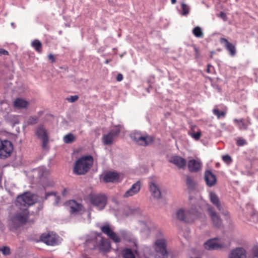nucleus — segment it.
<instances>
[{
  "instance_id": "obj_40",
  "label": "nucleus",
  "mask_w": 258,
  "mask_h": 258,
  "mask_svg": "<svg viewBox=\"0 0 258 258\" xmlns=\"http://www.w3.org/2000/svg\"><path fill=\"white\" fill-rule=\"evenodd\" d=\"M189 135L196 140H198L201 137L202 134L201 132L199 131L196 133H189Z\"/></svg>"
},
{
  "instance_id": "obj_54",
  "label": "nucleus",
  "mask_w": 258,
  "mask_h": 258,
  "mask_svg": "<svg viewBox=\"0 0 258 258\" xmlns=\"http://www.w3.org/2000/svg\"><path fill=\"white\" fill-rule=\"evenodd\" d=\"M42 113H43V112L42 111H39L38 112V117H40V116H41L42 115Z\"/></svg>"
},
{
  "instance_id": "obj_43",
  "label": "nucleus",
  "mask_w": 258,
  "mask_h": 258,
  "mask_svg": "<svg viewBox=\"0 0 258 258\" xmlns=\"http://www.w3.org/2000/svg\"><path fill=\"white\" fill-rule=\"evenodd\" d=\"M79 99V96L77 95L71 96L70 98H68L67 100L70 102H75Z\"/></svg>"
},
{
  "instance_id": "obj_41",
  "label": "nucleus",
  "mask_w": 258,
  "mask_h": 258,
  "mask_svg": "<svg viewBox=\"0 0 258 258\" xmlns=\"http://www.w3.org/2000/svg\"><path fill=\"white\" fill-rule=\"evenodd\" d=\"M247 143L245 140L242 138H238L236 141V144L238 146H242L246 145Z\"/></svg>"
},
{
  "instance_id": "obj_52",
  "label": "nucleus",
  "mask_w": 258,
  "mask_h": 258,
  "mask_svg": "<svg viewBox=\"0 0 258 258\" xmlns=\"http://www.w3.org/2000/svg\"><path fill=\"white\" fill-rule=\"evenodd\" d=\"M211 68H213L212 65H211L210 64H208V66H207V72L208 73H210L211 72Z\"/></svg>"
},
{
  "instance_id": "obj_15",
  "label": "nucleus",
  "mask_w": 258,
  "mask_h": 258,
  "mask_svg": "<svg viewBox=\"0 0 258 258\" xmlns=\"http://www.w3.org/2000/svg\"><path fill=\"white\" fill-rule=\"evenodd\" d=\"M233 121L236 126L240 131H246L248 129L249 126L251 124V121L249 117L246 118L234 119Z\"/></svg>"
},
{
  "instance_id": "obj_61",
  "label": "nucleus",
  "mask_w": 258,
  "mask_h": 258,
  "mask_svg": "<svg viewBox=\"0 0 258 258\" xmlns=\"http://www.w3.org/2000/svg\"><path fill=\"white\" fill-rule=\"evenodd\" d=\"M216 165H217V167L219 166V163H217V164H216Z\"/></svg>"
},
{
  "instance_id": "obj_37",
  "label": "nucleus",
  "mask_w": 258,
  "mask_h": 258,
  "mask_svg": "<svg viewBox=\"0 0 258 258\" xmlns=\"http://www.w3.org/2000/svg\"><path fill=\"white\" fill-rule=\"evenodd\" d=\"M181 9H182V14L184 16H186L189 14V7L184 3L181 4Z\"/></svg>"
},
{
  "instance_id": "obj_55",
  "label": "nucleus",
  "mask_w": 258,
  "mask_h": 258,
  "mask_svg": "<svg viewBox=\"0 0 258 258\" xmlns=\"http://www.w3.org/2000/svg\"><path fill=\"white\" fill-rule=\"evenodd\" d=\"M176 0H171V2L172 4H175L176 3Z\"/></svg>"
},
{
  "instance_id": "obj_12",
  "label": "nucleus",
  "mask_w": 258,
  "mask_h": 258,
  "mask_svg": "<svg viewBox=\"0 0 258 258\" xmlns=\"http://www.w3.org/2000/svg\"><path fill=\"white\" fill-rule=\"evenodd\" d=\"M38 182L43 186L48 185L49 171L44 167H40L37 170Z\"/></svg>"
},
{
  "instance_id": "obj_16",
  "label": "nucleus",
  "mask_w": 258,
  "mask_h": 258,
  "mask_svg": "<svg viewBox=\"0 0 258 258\" xmlns=\"http://www.w3.org/2000/svg\"><path fill=\"white\" fill-rule=\"evenodd\" d=\"M120 177V174L114 171H108L104 174L103 180L104 182H119V179Z\"/></svg>"
},
{
  "instance_id": "obj_59",
  "label": "nucleus",
  "mask_w": 258,
  "mask_h": 258,
  "mask_svg": "<svg viewBox=\"0 0 258 258\" xmlns=\"http://www.w3.org/2000/svg\"><path fill=\"white\" fill-rule=\"evenodd\" d=\"M210 57L211 58H213V54H211L210 55Z\"/></svg>"
},
{
  "instance_id": "obj_14",
  "label": "nucleus",
  "mask_w": 258,
  "mask_h": 258,
  "mask_svg": "<svg viewBox=\"0 0 258 258\" xmlns=\"http://www.w3.org/2000/svg\"><path fill=\"white\" fill-rule=\"evenodd\" d=\"M204 245L206 249L208 250H212L221 249L228 247L229 244L228 245H225L221 243L218 238H213L210 239L206 242Z\"/></svg>"
},
{
  "instance_id": "obj_44",
  "label": "nucleus",
  "mask_w": 258,
  "mask_h": 258,
  "mask_svg": "<svg viewBox=\"0 0 258 258\" xmlns=\"http://www.w3.org/2000/svg\"><path fill=\"white\" fill-rule=\"evenodd\" d=\"M252 251L254 257L258 258V246H253Z\"/></svg>"
},
{
  "instance_id": "obj_3",
  "label": "nucleus",
  "mask_w": 258,
  "mask_h": 258,
  "mask_svg": "<svg viewBox=\"0 0 258 258\" xmlns=\"http://www.w3.org/2000/svg\"><path fill=\"white\" fill-rule=\"evenodd\" d=\"M35 195L31 193L26 192L17 197L15 204L20 208L28 207L33 205L36 202L34 198Z\"/></svg>"
},
{
  "instance_id": "obj_5",
  "label": "nucleus",
  "mask_w": 258,
  "mask_h": 258,
  "mask_svg": "<svg viewBox=\"0 0 258 258\" xmlns=\"http://www.w3.org/2000/svg\"><path fill=\"white\" fill-rule=\"evenodd\" d=\"M13 150V144L10 141L0 139V159H5L10 157Z\"/></svg>"
},
{
  "instance_id": "obj_21",
  "label": "nucleus",
  "mask_w": 258,
  "mask_h": 258,
  "mask_svg": "<svg viewBox=\"0 0 258 258\" xmlns=\"http://www.w3.org/2000/svg\"><path fill=\"white\" fill-rule=\"evenodd\" d=\"M229 258H246V251L242 247L235 248L230 251Z\"/></svg>"
},
{
  "instance_id": "obj_51",
  "label": "nucleus",
  "mask_w": 258,
  "mask_h": 258,
  "mask_svg": "<svg viewBox=\"0 0 258 258\" xmlns=\"http://www.w3.org/2000/svg\"><path fill=\"white\" fill-rule=\"evenodd\" d=\"M173 161H185V160L182 158L179 157H176L174 159Z\"/></svg>"
},
{
  "instance_id": "obj_56",
  "label": "nucleus",
  "mask_w": 258,
  "mask_h": 258,
  "mask_svg": "<svg viewBox=\"0 0 258 258\" xmlns=\"http://www.w3.org/2000/svg\"><path fill=\"white\" fill-rule=\"evenodd\" d=\"M111 61V59H107L105 60V63L107 64Z\"/></svg>"
},
{
  "instance_id": "obj_24",
  "label": "nucleus",
  "mask_w": 258,
  "mask_h": 258,
  "mask_svg": "<svg viewBox=\"0 0 258 258\" xmlns=\"http://www.w3.org/2000/svg\"><path fill=\"white\" fill-rule=\"evenodd\" d=\"M101 233H98L97 236L99 238V243L96 244L95 246H98L99 248L103 250H107L109 247V243L107 240L102 237Z\"/></svg>"
},
{
  "instance_id": "obj_2",
  "label": "nucleus",
  "mask_w": 258,
  "mask_h": 258,
  "mask_svg": "<svg viewBox=\"0 0 258 258\" xmlns=\"http://www.w3.org/2000/svg\"><path fill=\"white\" fill-rule=\"evenodd\" d=\"M198 216L199 214L197 207L194 209L192 208L188 211L179 209L176 212L177 219L187 223L193 222Z\"/></svg>"
},
{
  "instance_id": "obj_38",
  "label": "nucleus",
  "mask_w": 258,
  "mask_h": 258,
  "mask_svg": "<svg viewBox=\"0 0 258 258\" xmlns=\"http://www.w3.org/2000/svg\"><path fill=\"white\" fill-rule=\"evenodd\" d=\"M177 168L180 169H185L186 166V162H172Z\"/></svg>"
},
{
  "instance_id": "obj_29",
  "label": "nucleus",
  "mask_w": 258,
  "mask_h": 258,
  "mask_svg": "<svg viewBox=\"0 0 258 258\" xmlns=\"http://www.w3.org/2000/svg\"><path fill=\"white\" fill-rule=\"evenodd\" d=\"M31 46L34 48L36 51L38 53H41L42 52V43L38 39H35L31 42Z\"/></svg>"
},
{
  "instance_id": "obj_11",
  "label": "nucleus",
  "mask_w": 258,
  "mask_h": 258,
  "mask_svg": "<svg viewBox=\"0 0 258 258\" xmlns=\"http://www.w3.org/2000/svg\"><path fill=\"white\" fill-rule=\"evenodd\" d=\"M35 135L39 139L42 140L43 149H46L49 142V137L47 131L43 125H40L37 127Z\"/></svg>"
},
{
  "instance_id": "obj_47",
  "label": "nucleus",
  "mask_w": 258,
  "mask_h": 258,
  "mask_svg": "<svg viewBox=\"0 0 258 258\" xmlns=\"http://www.w3.org/2000/svg\"><path fill=\"white\" fill-rule=\"evenodd\" d=\"M222 159L224 161H231V158L228 155H226L222 156Z\"/></svg>"
},
{
  "instance_id": "obj_36",
  "label": "nucleus",
  "mask_w": 258,
  "mask_h": 258,
  "mask_svg": "<svg viewBox=\"0 0 258 258\" xmlns=\"http://www.w3.org/2000/svg\"><path fill=\"white\" fill-rule=\"evenodd\" d=\"M76 161H93V158L91 155H84L78 159Z\"/></svg>"
},
{
  "instance_id": "obj_18",
  "label": "nucleus",
  "mask_w": 258,
  "mask_h": 258,
  "mask_svg": "<svg viewBox=\"0 0 258 258\" xmlns=\"http://www.w3.org/2000/svg\"><path fill=\"white\" fill-rule=\"evenodd\" d=\"M70 208V212L71 214H78L80 212L84 211L83 206L75 200H70L68 202Z\"/></svg>"
},
{
  "instance_id": "obj_58",
  "label": "nucleus",
  "mask_w": 258,
  "mask_h": 258,
  "mask_svg": "<svg viewBox=\"0 0 258 258\" xmlns=\"http://www.w3.org/2000/svg\"><path fill=\"white\" fill-rule=\"evenodd\" d=\"M134 252L136 253H137V250L136 249H134Z\"/></svg>"
},
{
  "instance_id": "obj_30",
  "label": "nucleus",
  "mask_w": 258,
  "mask_h": 258,
  "mask_svg": "<svg viewBox=\"0 0 258 258\" xmlns=\"http://www.w3.org/2000/svg\"><path fill=\"white\" fill-rule=\"evenodd\" d=\"M185 181L187 188L189 189L193 190L195 188L196 183L192 177L187 175L186 176Z\"/></svg>"
},
{
  "instance_id": "obj_57",
  "label": "nucleus",
  "mask_w": 258,
  "mask_h": 258,
  "mask_svg": "<svg viewBox=\"0 0 258 258\" xmlns=\"http://www.w3.org/2000/svg\"><path fill=\"white\" fill-rule=\"evenodd\" d=\"M189 161H193V162H195V161H197L195 159H192V160H190Z\"/></svg>"
},
{
  "instance_id": "obj_39",
  "label": "nucleus",
  "mask_w": 258,
  "mask_h": 258,
  "mask_svg": "<svg viewBox=\"0 0 258 258\" xmlns=\"http://www.w3.org/2000/svg\"><path fill=\"white\" fill-rule=\"evenodd\" d=\"M0 251L6 255H9L11 253L10 248L8 246H4L2 248L0 249Z\"/></svg>"
},
{
  "instance_id": "obj_35",
  "label": "nucleus",
  "mask_w": 258,
  "mask_h": 258,
  "mask_svg": "<svg viewBox=\"0 0 258 258\" xmlns=\"http://www.w3.org/2000/svg\"><path fill=\"white\" fill-rule=\"evenodd\" d=\"M38 121V117L37 116H31L27 120V123L29 125H34L36 124Z\"/></svg>"
},
{
  "instance_id": "obj_62",
  "label": "nucleus",
  "mask_w": 258,
  "mask_h": 258,
  "mask_svg": "<svg viewBox=\"0 0 258 258\" xmlns=\"http://www.w3.org/2000/svg\"><path fill=\"white\" fill-rule=\"evenodd\" d=\"M160 234L161 235V236H162L163 235L161 232H160Z\"/></svg>"
},
{
  "instance_id": "obj_19",
  "label": "nucleus",
  "mask_w": 258,
  "mask_h": 258,
  "mask_svg": "<svg viewBox=\"0 0 258 258\" xmlns=\"http://www.w3.org/2000/svg\"><path fill=\"white\" fill-rule=\"evenodd\" d=\"M204 179L206 184L209 187L215 185L217 182L216 175L210 170H206L204 174Z\"/></svg>"
},
{
  "instance_id": "obj_28",
  "label": "nucleus",
  "mask_w": 258,
  "mask_h": 258,
  "mask_svg": "<svg viewBox=\"0 0 258 258\" xmlns=\"http://www.w3.org/2000/svg\"><path fill=\"white\" fill-rule=\"evenodd\" d=\"M188 167L190 172H195L201 169L202 165L201 162H188Z\"/></svg>"
},
{
  "instance_id": "obj_22",
  "label": "nucleus",
  "mask_w": 258,
  "mask_h": 258,
  "mask_svg": "<svg viewBox=\"0 0 258 258\" xmlns=\"http://www.w3.org/2000/svg\"><path fill=\"white\" fill-rule=\"evenodd\" d=\"M120 238L123 240L133 243L135 246L137 247V240L132 233L125 230L120 231Z\"/></svg>"
},
{
  "instance_id": "obj_13",
  "label": "nucleus",
  "mask_w": 258,
  "mask_h": 258,
  "mask_svg": "<svg viewBox=\"0 0 258 258\" xmlns=\"http://www.w3.org/2000/svg\"><path fill=\"white\" fill-rule=\"evenodd\" d=\"M93 162H76L74 171L78 175L85 174L92 166Z\"/></svg>"
},
{
  "instance_id": "obj_63",
  "label": "nucleus",
  "mask_w": 258,
  "mask_h": 258,
  "mask_svg": "<svg viewBox=\"0 0 258 258\" xmlns=\"http://www.w3.org/2000/svg\"><path fill=\"white\" fill-rule=\"evenodd\" d=\"M76 153H78V152H79V151H76Z\"/></svg>"
},
{
  "instance_id": "obj_25",
  "label": "nucleus",
  "mask_w": 258,
  "mask_h": 258,
  "mask_svg": "<svg viewBox=\"0 0 258 258\" xmlns=\"http://www.w3.org/2000/svg\"><path fill=\"white\" fill-rule=\"evenodd\" d=\"M29 105V102L21 98H17L13 102L14 107L18 109L26 108Z\"/></svg>"
},
{
  "instance_id": "obj_31",
  "label": "nucleus",
  "mask_w": 258,
  "mask_h": 258,
  "mask_svg": "<svg viewBox=\"0 0 258 258\" xmlns=\"http://www.w3.org/2000/svg\"><path fill=\"white\" fill-rule=\"evenodd\" d=\"M121 254L123 258H136L134 252L130 248H124L122 250Z\"/></svg>"
},
{
  "instance_id": "obj_33",
  "label": "nucleus",
  "mask_w": 258,
  "mask_h": 258,
  "mask_svg": "<svg viewBox=\"0 0 258 258\" xmlns=\"http://www.w3.org/2000/svg\"><path fill=\"white\" fill-rule=\"evenodd\" d=\"M192 33L198 38H203L204 36V33L202 32V29L199 26H197L194 28Z\"/></svg>"
},
{
  "instance_id": "obj_32",
  "label": "nucleus",
  "mask_w": 258,
  "mask_h": 258,
  "mask_svg": "<svg viewBox=\"0 0 258 258\" xmlns=\"http://www.w3.org/2000/svg\"><path fill=\"white\" fill-rule=\"evenodd\" d=\"M63 140L66 144H71L76 140V138L73 134L69 133L63 137Z\"/></svg>"
},
{
  "instance_id": "obj_53",
  "label": "nucleus",
  "mask_w": 258,
  "mask_h": 258,
  "mask_svg": "<svg viewBox=\"0 0 258 258\" xmlns=\"http://www.w3.org/2000/svg\"><path fill=\"white\" fill-rule=\"evenodd\" d=\"M220 16H221L222 18H224V17L226 16V15H225V14L224 13H223V12H221V13H220Z\"/></svg>"
},
{
  "instance_id": "obj_20",
  "label": "nucleus",
  "mask_w": 258,
  "mask_h": 258,
  "mask_svg": "<svg viewBox=\"0 0 258 258\" xmlns=\"http://www.w3.org/2000/svg\"><path fill=\"white\" fill-rule=\"evenodd\" d=\"M208 211L213 224L215 226L219 227L221 225L222 220L219 215L211 207L208 208Z\"/></svg>"
},
{
  "instance_id": "obj_46",
  "label": "nucleus",
  "mask_w": 258,
  "mask_h": 258,
  "mask_svg": "<svg viewBox=\"0 0 258 258\" xmlns=\"http://www.w3.org/2000/svg\"><path fill=\"white\" fill-rule=\"evenodd\" d=\"M9 53L7 50L3 48H0V56H1L2 55H9Z\"/></svg>"
},
{
  "instance_id": "obj_42",
  "label": "nucleus",
  "mask_w": 258,
  "mask_h": 258,
  "mask_svg": "<svg viewBox=\"0 0 258 258\" xmlns=\"http://www.w3.org/2000/svg\"><path fill=\"white\" fill-rule=\"evenodd\" d=\"M194 52L195 53V57L197 58H199L201 57L200 51L199 49L196 47V45L193 46Z\"/></svg>"
},
{
  "instance_id": "obj_45",
  "label": "nucleus",
  "mask_w": 258,
  "mask_h": 258,
  "mask_svg": "<svg viewBox=\"0 0 258 258\" xmlns=\"http://www.w3.org/2000/svg\"><path fill=\"white\" fill-rule=\"evenodd\" d=\"M48 59L51 62H54L55 61V60H56L55 56L54 55H53L52 54H48Z\"/></svg>"
},
{
  "instance_id": "obj_6",
  "label": "nucleus",
  "mask_w": 258,
  "mask_h": 258,
  "mask_svg": "<svg viewBox=\"0 0 258 258\" xmlns=\"http://www.w3.org/2000/svg\"><path fill=\"white\" fill-rule=\"evenodd\" d=\"M167 241L164 237L157 239L154 242L155 251L160 254L162 258H168V252L167 249Z\"/></svg>"
},
{
  "instance_id": "obj_17",
  "label": "nucleus",
  "mask_w": 258,
  "mask_h": 258,
  "mask_svg": "<svg viewBox=\"0 0 258 258\" xmlns=\"http://www.w3.org/2000/svg\"><path fill=\"white\" fill-rule=\"evenodd\" d=\"M141 182L140 181H137L124 194L123 197L126 198L137 194L141 189Z\"/></svg>"
},
{
  "instance_id": "obj_8",
  "label": "nucleus",
  "mask_w": 258,
  "mask_h": 258,
  "mask_svg": "<svg viewBox=\"0 0 258 258\" xmlns=\"http://www.w3.org/2000/svg\"><path fill=\"white\" fill-rule=\"evenodd\" d=\"M120 133V126H115L110 131L102 137V142L105 145H110L115 141Z\"/></svg>"
},
{
  "instance_id": "obj_50",
  "label": "nucleus",
  "mask_w": 258,
  "mask_h": 258,
  "mask_svg": "<svg viewBox=\"0 0 258 258\" xmlns=\"http://www.w3.org/2000/svg\"><path fill=\"white\" fill-rule=\"evenodd\" d=\"M116 80L118 82H120L123 79V76L121 74H118L116 76Z\"/></svg>"
},
{
  "instance_id": "obj_49",
  "label": "nucleus",
  "mask_w": 258,
  "mask_h": 258,
  "mask_svg": "<svg viewBox=\"0 0 258 258\" xmlns=\"http://www.w3.org/2000/svg\"><path fill=\"white\" fill-rule=\"evenodd\" d=\"M54 195L56 196V194L53 192H46L45 194V197L44 198V200H46L48 197L50 196Z\"/></svg>"
},
{
  "instance_id": "obj_4",
  "label": "nucleus",
  "mask_w": 258,
  "mask_h": 258,
  "mask_svg": "<svg viewBox=\"0 0 258 258\" xmlns=\"http://www.w3.org/2000/svg\"><path fill=\"white\" fill-rule=\"evenodd\" d=\"M29 218V212L24 209L21 212L16 213L11 219L12 226L17 228L26 223Z\"/></svg>"
},
{
  "instance_id": "obj_60",
  "label": "nucleus",
  "mask_w": 258,
  "mask_h": 258,
  "mask_svg": "<svg viewBox=\"0 0 258 258\" xmlns=\"http://www.w3.org/2000/svg\"><path fill=\"white\" fill-rule=\"evenodd\" d=\"M56 199H57V201L59 200V198L58 197H56Z\"/></svg>"
},
{
  "instance_id": "obj_27",
  "label": "nucleus",
  "mask_w": 258,
  "mask_h": 258,
  "mask_svg": "<svg viewBox=\"0 0 258 258\" xmlns=\"http://www.w3.org/2000/svg\"><path fill=\"white\" fill-rule=\"evenodd\" d=\"M209 197L211 202L216 207L218 210L221 211L222 207L217 195L214 192H211L209 194Z\"/></svg>"
},
{
  "instance_id": "obj_26",
  "label": "nucleus",
  "mask_w": 258,
  "mask_h": 258,
  "mask_svg": "<svg viewBox=\"0 0 258 258\" xmlns=\"http://www.w3.org/2000/svg\"><path fill=\"white\" fill-rule=\"evenodd\" d=\"M150 190L152 195L155 198L159 199L161 197V192L157 185L154 182H150L149 184Z\"/></svg>"
},
{
  "instance_id": "obj_9",
  "label": "nucleus",
  "mask_w": 258,
  "mask_h": 258,
  "mask_svg": "<svg viewBox=\"0 0 258 258\" xmlns=\"http://www.w3.org/2000/svg\"><path fill=\"white\" fill-rule=\"evenodd\" d=\"M91 203L99 210L103 209L107 202L106 197L102 194H91L90 196Z\"/></svg>"
},
{
  "instance_id": "obj_48",
  "label": "nucleus",
  "mask_w": 258,
  "mask_h": 258,
  "mask_svg": "<svg viewBox=\"0 0 258 258\" xmlns=\"http://www.w3.org/2000/svg\"><path fill=\"white\" fill-rule=\"evenodd\" d=\"M69 190L67 188H64L61 191V195L63 197H66L69 194Z\"/></svg>"
},
{
  "instance_id": "obj_7",
  "label": "nucleus",
  "mask_w": 258,
  "mask_h": 258,
  "mask_svg": "<svg viewBox=\"0 0 258 258\" xmlns=\"http://www.w3.org/2000/svg\"><path fill=\"white\" fill-rule=\"evenodd\" d=\"M131 138L139 145L147 146L154 141V138L150 136H143L140 133L134 132L131 136Z\"/></svg>"
},
{
  "instance_id": "obj_1",
  "label": "nucleus",
  "mask_w": 258,
  "mask_h": 258,
  "mask_svg": "<svg viewBox=\"0 0 258 258\" xmlns=\"http://www.w3.org/2000/svg\"><path fill=\"white\" fill-rule=\"evenodd\" d=\"M60 237L55 233L49 231L41 234L39 238L33 239L36 242H42L47 245L54 246L58 244Z\"/></svg>"
},
{
  "instance_id": "obj_23",
  "label": "nucleus",
  "mask_w": 258,
  "mask_h": 258,
  "mask_svg": "<svg viewBox=\"0 0 258 258\" xmlns=\"http://www.w3.org/2000/svg\"><path fill=\"white\" fill-rule=\"evenodd\" d=\"M220 41L221 43H224L225 48L229 52L231 56H233L236 54V48L234 45L230 43L226 39L221 38Z\"/></svg>"
},
{
  "instance_id": "obj_34",
  "label": "nucleus",
  "mask_w": 258,
  "mask_h": 258,
  "mask_svg": "<svg viewBox=\"0 0 258 258\" xmlns=\"http://www.w3.org/2000/svg\"><path fill=\"white\" fill-rule=\"evenodd\" d=\"M213 113L214 115L217 116L218 119H220L221 117H224L226 115L225 111H220L217 108H214Z\"/></svg>"
},
{
  "instance_id": "obj_10",
  "label": "nucleus",
  "mask_w": 258,
  "mask_h": 258,
  "mask_svg": "<svg viewBox=\"0 0 258 258\" xmlns=\"http://www.w3.org/2000/svg\"><path fill=\"white\" fill-rule=\"evenodd\" d=\"M102 233L106 235L110 239L115 243H119L121 238L111 228L108 224H105L100 227Z\"/></svg>"
}]
</instances>
